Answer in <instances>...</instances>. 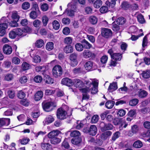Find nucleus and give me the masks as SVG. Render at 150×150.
Wrapping results in <instances>:
<instances>
[{
  "instance_id": "nucleus-7",
  "label": "nucleus",
  "mask_w": 150,
  "mask_h": 150,
  "mask_svg": "<svg viewBox=\"0 0 150 150\" xmlns=\"http://www.w3.org/2000/svg\"><path fill=\"white\" fill-rule=\"evenodd\" d=\"M77 57V54L74 53L70 54L69 59L71 61L70 64L72 67H74L76 66L78 64L76 59Z\"/></svg>"
},
{
  "instance_id": "nucleus-13",
  "label": "nucleus",
  "mask_w": 150,
  "mask_h": 150,
  "mask_svg": "<svg viewBox=\"0 0 150 150\" xmlns=\"http://www.w3.org/2000/svg\"><path fill=\"white\" fill-rule=\"evenodd\" d=\"M89 134L92 136H95L97 133V129L95 125H91L88 130Z\"/></svg>"
},
{
  "instance_id": "nucleus-42",
  "label": "nucleus",
  "mask_w": 150,
  "mask_h": 150,
  "mask_svg": "<svg viewBox=\"0 0 150 150\" xmlns=\"http://www.w3.org/2000/svg\"><path fill=\"white\" fill-rule=\"evenodd\" d=\"M142 76L144 78L147 79L150 77V71L147 70L143 71L142 73Z\"/></svg>"
},
{
  "instance_id": "nucleus-56",
  "label": "nucleus",
  "mask_w": 150,
  "mask_h": 150,
  "mask_svg": "<svg viewBox=\"0 0 150 150\" xmlns=\"http://www.w3.org/2000/svg\"><path fill=\"white\" fill-rule=\"evenodd\" d=\"M42 78L40 75H37L35 77L34 81L36 83H40L42 81Z\"/></svg>"
},
{
  "instance_id": "nucleus-3",
  "label": "nucleus",
  "mask_w": 150,
  "mask_h": 150,
  "mask_svg": "<svg viewBox=\"0 0 150 150\" xmlns=\"http://www.w3.org/2000/svg\"><path fill=\"white\" fill-rule=\"evenodd\" d=\"M52 74L55 78L61 76L63 73V70L61 66L59 65H55L52 69Z\"/></svg>"
},
{
  "instance_id": "nucleus-29",
  "label": "nucleus",
  "mask_w": 150,
  "mask_h": 150,
  "mask_svg": "<svg viewBox=\"0 0 150 150\" xmlns=\"http://www.w3.org/2000/svg\"><path fill=\"white\" fill-rule=\"evenodd\" d=\"M44 42L42 39L37 40L35 43V46L38 48H41L44 45Z\"/></svg>"
},
{
  "instance_id": "nucleus-11",
  "label": "nucleus",
  "mask_w": 150,
  "mask_h": 150,
  "mask_svg": "<svg viewBox=\"0 0 150 150\" xmlns=\"http://www.w3.org/2000/svg\"><path fill=\"white\" fill-rule=\"evenodd\" d=\"M93 62L91 61H88L86 62L85 64V69L87 70L92 71L95 69L94 66H93Z\"/></svg>"
},
{
  "instance_id": "nucleus-43",
  "label": "nucleus",
  "mask_w": 150,
  "mask_h": 150,
  "mask_svg": "<svg viewBox=\"0 0 150 150\" xmlns=\"http://www.w3.org/2000/svg\"><path fill=\"white\" fill-rule=\"evenodd\" d=\"M141 113L144 114H146L150 112V108L149 107H144L139 110Z\"/></svg>"
},
{
  "instance_id": "nucleus-46",
  "label": "nucleus",
  "mask_w": 150,
  "mask_h": 150,
  "mask_svg": "<svg viewBox=\"0 0 150 150\" xmlns=\"http://www.w3.org/2000/svg\"><path fill=\"white\" fill-rule=\"evenodd\" d=\"M138 22L140 23L143 24L145 22V20L142 14H139L137 16Z\"/></svg>"
},
{
  "instance_id": "nucleus-58",
  "label": "nucleus",
  "mask_w": 150,
  "mask_h": 150,
  "mask_svg": "<svg viewBox=\"0 0 150 150\" xmlns=\"http://www.w3.org/2000/svg\"><path fill=\"white\" fill-rule=\"evenodd\" d=\"M131 130L134 134H136L138 132L139 128L137 125H134L132 126Z\"/></svg>"
},
{
  "instance_id": "nucleus-62",
  "label": "nucleus",
  "mask_w": 150,
  "mask_h": 150,
  "mask_svg": "<svg viewBox=\"0 0 150 150\" xmlns=\"http://www.w3.org/2000/svg\"><path fill=\"white\" fill-rule=\"evenodd\" d=\"M30 17L31 18L33 19L36 18L37 17L36 11L34 10L32 11L30 13Z\"/></svg>"
},
{
  "instance_id": "nucleus-47",
  "label": "nucleus",
  "mask_w": 150,
  "mask_h": 150,
  "mask_svg": "<svg viewBox=\"0 0 150 150\" xmlns=\"http://www.w3.org/2000/svg\"><path fill=\"white\" fill-rule=\"evenodd\" d=\"M76 50L79 51H81L83 50V44L79 43H76L75 45Z\"/></svg>"
},
{
  "instance_id": "nucleus-60",
  "label": "nucleus",
  "mask_w": 150,
  "mask_h": 150,
  "mask_svg": "<svg viewBox=\"0 0 150 150\" xmlns=\"http://www.w3.org/2000/svg\"><path fill=\"white\" fill-rule=\"evenodd\" d=\"M136 114V110L134 109L131 110L128 112L127 115L129 117H132Z\"/></svg>"
},
{
  "instance_id": "nucleus-63",
  "label": "nucleus",
  "mask_w": 150,
  "mask_h": 150,
  "mask_svg": "<svg viewBox=\"0 0 150 150\" xmlns=\"http://www.w3.org/2000/svg\"><path fill=\"white\" fill-rule=\"evenodd\" d=\"M108 10V7L107 6H103L100 8V12L102 13H106Z\"/></svg>"
},
{
  "instance_id": "nucleus-40",
  "label": "nucleus",
  "mask_w": 150,
  "mask_h": 150,
  "mask_svg": "<svg viewBox=\"0 0 150 150\" xmlns=\"http://www.w3.org/2000/svg\"><path fill=\"white\" fill-rule=\"evenodd\" d=\"M102 2L101 0H97L93 3V6L96 8H99L102 5Z\"/></svg>"
},
{
  "instance_id": "nucleus-17",
  "label": "nucleus",
  "mask_w": 150,
  "mask_h": 150,
  "mask_svg": "<svg viewBox=\"0 0 150 150\" xmlns=\"http://www.w3.org/2000/svg\"><path fill=\"white\" fill-rule=\"evenodd\" d=\"M112 132L108 131L103 133L101 135V138L103 140L106 139L108 137L111 136Z\"/></svg>"
},
{
  "instance_id": "nucleus-31",
  "label": "nucleus",
  "mask_w": 150,
  "mask_h": 150,
  "mask_svg": "<svg viewBox=\"0 0 150 150\" xmlns=\"http://www.w3.org/2000/svg\"><path fill=\"white\" fill-rule=\"evenodd\" d=\"M143 144L142 142L140 140L135 141L133 144V146L136 148H140L142 147Z\"/></svg>"
},
{
  "instance_id": "nucleus-20",
  "label": "nucleus",
  "mask_w": 150,
  "mask_h": 150,
  "mask_svg": "<svg viewBox=\"0 0 150 150\" xmlns=\"http://www.w3.org/2000/svg\"><path fill=\"white\" fill-rule=\"evenodd\" d=\"M117 88V83H113L110 84L108 87V91L110 92H112L116 90Z\"/></svg>"
},
{
  "instance_id": "nucleus-30",
  "label": "nucleus",
  "mask_w": 150,
  "mask_h": 150,
  "mask_svg": "<svg viewBox=\"0 0 150 150\" xmlns=\"http://www.w3.org/2000/svg\"><path fill=\"white\" fill-rule=\"evenodd\" d=\"M50 141L51 144L55 145L60 143L61 139L56 137L51 139Z\"/></svg>"
},
{
  "instance_id": "nucleus-27",
  "label": "nucleus",
  "mask_w": 150,
  "mask_h": 150,
  "mask_svg": "<svg viewBox=\"0 0 150 150\" xmlns=\"http://www.w3.org/2000/svg\"><path fill=\"white\" fill-rule=\"evenodd\" d=\"M16 34V35L18 36H21V37L25 35L26 34L24 33L23 30L21 29L17 28L16 29H14Z\"/></svg>"
},
{
  "instance_id": "nucleus-33",
  "label": "nucleus",
  "mask_w": 150,
  "mask_h": 150,
  "mask_svg": "<svg viewBox=\"0 0 150 150\" xmlns=\"http://www.w3.org/2000/svg\"><path fill=\"white\" fill-rule=\"evenodd\" d=\"M42 148L44 150H49L52 148V146L49 143H43L41 144Z\"/></svg>"
},
{
  "instance_id": "nucleus-25",
  "label": "nucleus",
  "mask_w": 150,
  "mask_h": 150,
  "mask_svg": "<svg viewBox=\"0 0 150 150\" xmlns=\"http://www.w3.org/2000/svg\"><path fill=\"white\" fill-rule=\"evenodd\" d=\"M122 57L121 54L120 53H116L114 54V55L112 56L111 59L118 61L121 60Z\"/></svg>"
},
{
  "instance_id": "nucleus-22",
  "label": "nucleus",
  "mask_w": 150,
  "mask_h": 150,
  "mask_svg": "<svg viewBox=\"0 0 150 150\" xmlns=\"http://www.w3.org/2000/svg\"><path fill=\"white\" fill-rule=\"evenodd\" d=\"M44 80L47 84H52L53 83L54 80L49 76L45 75L44 78Z\"/></svg>"
},
{
  "instance_id": "nucleus-49",
  "label": "nucleus",
  "mask_w": 150,
  "mask_h": 150,
  "mask_svg": "<svg viewBox=\"0 0 150 150\" xmlns=\"http://www.w3.org/2000/svg\"><path fill=\"white\" fill-rule=\"evenodd\" d=\"M52 26L54 29L57 30L59 28L60 25L59 22L55 20L52 23Z\"/></svg>"
},
{
  "instance_id": "nucleus-6",
  "label": "nucleus",
  "mask_w": 150,
  "mask_h": 150,
  "mask_svg": "<svg viewBox=\"0 0 150 150\" xmlns=\"http://www.w3.org/2000/svg\"><path fill=\"white\" fill-rule=\"evenodd\" d=\"M100 127L101 131L103 132L107 130H111L113 129V126L110 123H105L102 122L100 124Z\"/></svg>"
},
{
  "instance_id": "nucleus-34",
  "label": "nucleus",
  "mask_w": 150,
  "mask_h": 150,
  "mask_svg": "<svg viewBox=\"0 0 150 150\" xmlns=\"http://www.w3.org/2000/svg\"><path fill=\"white\" fill-rule=\"evenodd\" d=\"M14 76L13 74H6L4 77L5 80L10 81H12L13 79Z\"/></svg>"
},
{
  "instance_id": "nucleus-4",
  "label": "nucleus",
  "mask_w": 150,
  "mask_h": 150,
  "mask_svg": "<svg viewBox=\"0 0 150 150\" xmlns=\"http://www.w3.org/2000/svg\"><path fill=\"white\" fill-rule=\"evenodd\" d=\"M68 8L63 13V14H66L70 17H73L74 16V12L76 10V7L74 5H68Z\"/></svg>"
},
{
  "instance_id": "nucleus-2",
  "label": "nucleus",
  "mask_w": 150,
  "mask_h": 150,
  "mask_svg": "<svg viewBox=\"0 0 150 150\" xmlns=\"http://www.w3.org/2000/svg\"><path fill=\"white\" fill-rule=\"evenodd\" d=\"M69 110V107L67 105L58 109L57 112V117L61 120L66 119L67 116V112Z\"/></svg>"
},
{
  "instance_id": "nucleus-12",
  "label": "nucleus",
  "mask_w": 150,
  "mask_h": 150,
  "mask_svg": "<svg viewBox=\"0 0 150 150\" xmlns=\"http://www.w3.org/2000/svg\"><path fill=\"white\" fill-rule=\"evenodd\" d=\"M3 51L4 53L6 54H10L12 51L11 47L8 45H5L3 47Z\"/></svg>"
},
{
  "instance_id": "nucleus-57",
  "label": "nucleus",
  "mask_w": 150,
  "mask_h": 150,
  "mask_svg": "<svg viewBox=\"0 0 150 150\" xmlns=\"http://www.w3.org/2000/svg\"><path fill=\"white\" fill-rule=\"evenodd\" d=\"M9 37L11 39H14L16 36V34L14 29L10 32L9 33Z\"/></svg>"
},
{
  "instance_id": "nucleus-24",
  "label": "nucleus",
  "mask_w": 150,
  "mask_h": 150,
  "mask_svg": "<svg viewBox=\"0 0 150 150\" xmlns=\"http://www.w3.org/2000/svg\"><path fill=\"white\" fill-rule=\"evenodd\" d=\"M3 18L5 19V21L3 23L0 24V28L6 30L7 28L9 22L8 20L6 19V18L3 17Z\"/></svg>"
},
{
  "instance_id": "nucleus-38",
  "label": "nucleus",
  "mask_w": 150,
  "mask_h": 150,
  "mask_svg": "<svg viewBox=\"0 0 150 150\" xmlns=\"http://www.w3.org/2000/svg\"><path fill=\"white\" fill-rule=\"evenodd\" d=\"M46 48L47 50L50 51L54 48V43L52 42H47L46 45Z\"/></svg>"
},
{
  "instance_id": "nucleus-5",
  "label": "nucleus",
  "mask_w": 150,
  "mask_h": 150,
  "mask_svg": "<svg viewBox=\"0 0 150 150\" xmlns=\"http://www.w3.org/2000/svg\"><path fill=\"white\" fill-rule=\"evenodd\" d=\"M42 105L44 110L47 112L52 111L54 106V103L52 102H43Z\"/></svg>"
},
{
  "instance_id": "nucleus-14",
  "label": "nucleus",
  "mask_w": 150,
  "mask_h": 150,
  "mask_svg": "<svg viewBox=\"0 0 150 150\" xmlns=\"http://www.w3.org/2000/svg\"><path fill=\"white\" fill-rule=\"evenodd\" d=\"M10 123V119L9 118H0V127L4 125H8Z\"/></svg>"
},
{
  "instance_id": "nucleus-16",
  "label": "nucleus",
  "mask_w": 150,
  "mask_h": 150,
  "mask_svg": "<svg viewBox=\"0 0 150 150\" xmlns=\"http://www.w3.org/2000/svg\"><path fill=\"white\" fill-rule=\"evenodd\" d=\"M59 131L57 130H54L49 132L48 135V137L51 139L53 137H57L59 133Z\"/></svg>"
},
{
  "instance_id": "nucleus-35",
  "label": "nucleus",
  "mask_w": 150,
  "mask_h": 150,
  "mask_svg": "<svg viewBox=\"0 0 150 150\" xmlns=\"http://www.w3.org/2000/svg\"><path fill=\"white\" fill-rule=\"evenodd\" d=\"M81 141V139L80 137L73 138L71 140V142L73 144L77 145L79 144Z\"/></svg>"
},
{
  "instance_id": "nucleus-54",
  "label": "nucleus",
  "mask_w": 150,
  "mask_h": 150,
  "mask_svg": "<svg viewBox=\"0 0 150 150\" xmlns=\"http://www.w3.org/2000/svg\"><path fill=\"white\" fill-rule=\"evenodd\" d=\"M12 62L13 63L15 64H18L20 62V60L18 57H15L12 58Z\"/></svg>"
},
{
  "instance_id": "nucleus-53",
  "label": "nucleus",
  "mask_w": 150,
  "mask_h": 150,
  "mask_svg": "<svg viewBox=\"0 0 150 150\" xmlns=\"http://www.w3.org/2000/svg\"><path fill=\"white\" fill-rule=\"evenodd\" d=\"M42 21L44 26H45L47 25L48 21L49 19L46 16H44L42 18Z\"/></svg>"
},
{
  "instance_id": "nucleus-55",
  "label": "nucleus",
  "mask_w": 150,
  "mask_h": 150,
  "mask_svg": "<svg viewBox=\"0 0 150 150\" xmlns=\"http://www.w3.org/2000/svg\"><path fill=\"white\" fill-rule=\"evenodd\" d=\"M41 58L38 55H36L33 57V62L35 63H39L41 62Z\"/></svg>"
},
{
  "instance_id": "nucleus-36",
  "label": "nucleus",
  "mask_w": 150,
  "mask_h": 150,
  "mask_svg": "<svg viewBox=\"0 0 150 150\" xmlns=\"http://www.w3.org/2000/svg\"><path fill=\"white\" fill-rule=\"evenodd\" d=\"M71 136L74 137V138H78L81 135L80 132L77 130L71 132L70 134Z\"/></svg>"
},
{
  "instance_id": "nucleus-8",
  "label": "nucleus",
  "mask_w": 150,
  "mask_h": 150,
  "mask_svg": "<svg viewBox=\"0 0 150 150\" xmlns=\"http://www.w3.org/2000/svg\"><path fill=\"white\" fill-rule=\"evenodd\" d=\"M83 57L86 59L90 58V59H93L95 57V54L92 53L89 50H85L83 52Z\"/></svg>"
},
{
  "instance_id": "nucleus-1",
  "label": "nucleus",
  "mask_w": 150,
  "mask_h": 150,
  "mask_svg": "<svg viewBox=\"0 0 150 150\" xmlns=\"http://www.w3.org/2000/svg\"><path fill=\"white\" fill-rule=\"evenodd\" d=\"M85 84L87 85L88 88H90L92 94H95L98 92V81L97 80L92 81H91L89 80H86L85 81Z\"/></svg>"
},
{
  "instance_id": "nucleus-44",
  "label": "nucleus",
  "mask_w": 150,
  "mask_h": 150,
  "mask_svg": "<svg viewBox=\"0 0 150 150\" xmlns=\"http://www.w3.org/2000/svg\"><path fill=\"white\" fill-rule=\"evenodd\" d=\"M148 43L147 38L146 35H145L144 38L142 43V49L144 50V47L147 46Z\"/></svg>"
},
{
  "instance_id": "nucleus-28",
  "label": "nucleus",
  "mask_w": 150,
  "mask_h": 150,
  "mask_svg": "<svg viewBox=\"0 0 150 150\" xmlns=\"http://www.w3.org/2000/svg\"><path fill=\"white\" fill-rule=\"evenodd\" d=\"M138 93V96L140 98H145L148 95L147 92L144 90H140Z\"/></svg>"
},
{
  "instance_id": "nucleus-64",
  "label": "nucleus",
  "mask_w": 150,
  "mask_h": 150,
  "mask_svg": "<svg viewBox=\"0 0 150 150\" xmlns=\"http://www.w3.org/2000/svg\"><path fill=\"white\" fill-rule=\"evenodd\" d=\"M25 96V93L22 91H19L17 94V96L20 99L24 98Z\"/></svg>"
},
{
  "instance_id": "nucleus-45",
  "label": "nucleus",
  "mask_w": 150,
  "mask_h": 150,
  "mask_svg": "<svg viewBox=\"0 0 150 150\" xmlns=\"http://www.w3.org/2000/svg\"><path fill=\"white\" fill-rule=\"evenodd\" d=\"M30 67V64L25 62H23L22 64V68L23 71L29 69Z\"/></svg>"
},
{
  "instance_id": "nucleus-26",
  "label": "nucleus",
  "mask_w": 150,
  "mask_h": 150,
  "mask_svg": "<svg viewBox=\"0 0 150 150\" xmlns=\"http://www.w3.org/2000/svg\"><path fill=\"white\" fill-rule=\"evenodd\" d=\"M64 52L66 53H71L73 51V48L70 45H68L64 49Z\"/></svg>"
},
{
  "instance_id": "nucleus-51",
  "label": "nucleus",
  "mask_w": 150,
  "mask_h": 150,
  "mask_svg": "<svg viewBox=\"0 0 150 150\" xmlns=\"http://www.w3.org/2000/svg\"><path fill=\"white\" fill-rule=\"evenodd\" d=\"M112 29L114 31L117 32L119 30V26L116 24L115 22H113L112 23Z\"/></svg>"
},
{
  "instance_id": "nucleus-39",
  "label": "nucleus",
  "mask_w": 150,
  "mask_h": 150,
  "mask_svg": "<svg viewBox=\"0 0 150 150\" xmlns=\"http://www.w3.org/2000/svg\"><path fill=\"white\" fill-rule=\"evenodd\" d=\"M11 17L13 20L16 21H18L20 18L19 16L16 11L12 13Z\"/></svg>"
},
{
  "instance_id": "nucleus-19",
  "label": "nucleus",
  "mask_w": 150,
  "mask_h": 150,
  "mask_svg": "<svg viewBox=\"0 0 150 150\" xmlns=\"http://www.w3.org/2000/svg\"><path fill=\"white\" fill-rule=\"evenodd\" d=\"M43 93L41 91H38L35 95L34 99L38 101L40 100L43 96Z\"/></svg>"
},
{
  "instance_id": "nucleus-10",
  "label": "nucleus",
  "mask_w": 150,
  "mask_h": 150,
  "mask_svg": "<svg viewBox=\"0 0 150 150\" xmlns=\"http://www.w3.org/2000/svg\"><path fill=\"white\" fill-rule=\"evenodd\" d=\"M61 83L62 84L68 86H71L73 85V81L67 77L63 78L62 80Z\"/></svg>"
},
{
  "instance_id": "nucleus-18",
  "label": "nucleus",
  "mask_w": 150,
  "mask_h": 150,
  "mask_svg": "<svg viewBox=\"0 0 150 150\" xmlns=\"http://www.w3.org/2000/svg\"><path fill=\"white\" fill-rule=\"evenodd\" d=\"M81 43L83 44V46L85 49L88 50L92 47V45L84 39L81 41Z\"/></svg>"
},
{
  "instance_id": "nucleus-41",
  "label": "nucleus",
  "mask_w": 150,
  "mask_h": 150,
  "mask_svg": "<svg viewBox=\"0 0 150 150\" xmlns=\"http://www.w3.org/2000/svg\"><path fill=\"white\" fill-rule=\"evenodd\" d=\"M139 100L138 99L134 98L131 100L129 102V105L132 106L136 105L138 103Z\"/></svg>"
},
{
  "instance_id": "nucleus-48",
  "label": "nucleus",
  "mask_w": 150,
  "mask_h": 150,
  "mask_svg": "<svg viewBox=\"0 0 150 150\" xmlns=\"http://www.w3.org/2000/svg\"><path fill=\"white\" fill-rule=\"evenodd\" d=\"M76 124L77 125L76 126V128L78 129H79L82 128L84 125L83 121L77 120V121Z\"/></svg>"
},
{
  "instance_id": "nucleus-61",
  "label": "nucleus",
  "mask_w": 150,
  "mask_h": 150,
  "mask_svg": "<svg viewBox=\"0 0 150 150\" xmlns=\"http://www.w3.org/2000/svg\"><path fill=\"white\" fill-rule=\"evenodd\" d=\"M70 20L67 18H64L62 20V23L64 25H69L70 23Z\"/></svg>"
},
{
  "instance_id": "nucleus-23",
  "label": "nucleus",
  "mask_w": 150,
  "mask_h": 150,
  "mask_svg": "<svg viewBox=\"0 0 150 150\" xmlns=\"http://www.w3.org/2000/svg\"><path fill=\"white\" fill-rule=\"evenodd\" d=\"M98 18L95 16H91L89 18V22L92 25L96 24L98 22Z\"/></svg>"
},
{
  "instance_id": "nucleus-15",
  "label": "nucleus",
  "mask_w": 150,
  "mask_h": 150,
  "mask_svg": "<svg viewBox=\"0 0 150 150\" xmlns=\"http://www.w3.org/2000/svg\"><path fill=\"white\" fill-rule=\"evenodd\" d=\"M73 85L76 87L81 88L83 87V84L82 81L79 79H74L73 81Z\"/></svg>"
},
{
  "instance_id": "nucleus-37",
  "label": "nucleus",
  "mask_w": 150,
  "mask_h": 150,
  "mask_svg": "<svg viewBox=\"0 0 150 150\" xmlns=\"http://www.w3.org/2000/svg\"><path fill=\"white\" fill-rule=\"evenodd\" d=\"M54 121V119L53 116L51 115L48 116L45 120V121L47 124L51 123Z\"/></svg>"
},
{
  "instance_id": "nucleus-32",
  "label": "nucleus",
  "mask_w": 150,
  "mask_h": 150,
  "mask_svg": "<svg viewBox=\"0 0 150 150\" xmlns=\"http://www.w3.org/2000/svg\"><path fill=\"white\" fill-rule=\"evenodd\" d=\"M115 102L112 100L109 101L107 102L105 104L106 107L109 109L112 108L114 105Z\"/></svg>"
},
{
  "instance_id": "nucleus-52",
  "label": "nucleus",
  "mask_w": 150,
  "mask_h": 150,
  "mask_svg": "<svg viewBox=\"0 0 150 150\" xmlns=\"http://www.w3.org/2000/svg\"><path fill=\"white\" fill-rule=\"evenodd\" d=\"M30 4L27 2H25L23 3L21 6L22 8L24 10H27L28 9L30 8Z\"/></svg>"
},
{
  "instance_id": "nucleus-59",
  "label": "nucleus",
  "mask_w": 150,
  "mask_h": 150,
  "mask_svg": "<svg viewBox=\"0 0 150 150\" xmlns=\"http://www.w3.org/2000/svg\"><path fill=\"white\" fill-rule=\"evenodd\" d=\"M7 93L9 98H13L15 96L14 91L12 90H9L8 91Z\"/></svg>"
},
{
  "instance_id": "nucleus-21",
  "label": "nucleus",
  "mask_w": 150,
  "mask_h": 150,
  "mask_svg": "<svg viewBox=\"0 0 150 150\" xmlns=\"http://www.w3.org/2000/svg\"><path fill=\"white\" fill-rule=\"evenodd\" d=\"M116 21L117 24L122 25L126 22V20L125 18L122 17H120L117 19Z\"/></svg>"
},
{
  "instance_id": "nucleus-9",
  "label": "nucleus",
  "mask_w": 150,
  "mask_h": 150,
  "mask_svg": "<svg viewBox=\"0 0 150 150\" xmlns=\"http://www.w3.org/2000/svg\"><path fill=\"white\" fill-rule=\"evenodd\" d=\"M102 35L106 38H108L112 36V32L110 29L103 28L102 29Z\"/></svg>"
},
{
  "instance_id": "nucleus-50",
  "label": "nucleus",
  "mask_w": 150,
  "mask_h": 150,
  "mask_svg": "<svg viewBox=\"0 0 150 150\" xmlns=\"http://www.w3.org/2000/svg\"><path fill=\"white\" fill-rule=\"evenodd\" d=\"M120 135V133L119 131L116 132L113 134L112 137V140L113 141H115L116 139L119 137Z\"/></svg>"
}]
</instances>
